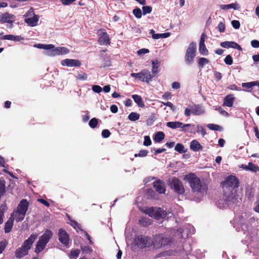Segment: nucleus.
Wrapping results in <instances>:
<instances>
[{
    "label": "nucleus",
    "mask_w": 259,
    "mask_h": 259,
    "mask_svg": "<svg viewBox=\"0 0 259 259\" xmlns=\"http://www.w3.org/2000/svg\"><path fill=\"white\" fill-rule=\"evenodd\" d=\"M165 137L164 133L162 132H157L154 137V140L156 143L161 142Z\"/></svg>",
    "instance_id": "29"
},
{
    "label": "nucleus",
    "mask_w": 259,
    "mask_h": 259,
    "mask_svg": "<svg viewBox=\"0 0 259 259\" xmlns=\"http://www.w3.org/2000/svg\"><path fill=\"white\" fill-rule=\"evenodd\" d=\"M228 6H229V9H234V10H237L239 8L237 3L228 4Z\"/></svg>",
    "instance_id": "63"
},
{
    "label": "nucleus",
    "mask_w": 259,
    "mask_h": 259,
    "mask_svg": "<svg viewBox=\"0 0 259 259\" xmlns=\"http://www.w3.org/2000/svg\"><path fill=\"white\" fill-rule=\"evenodd\" d=\"M92 90L97 93H100L102 91V88L98 85H94L92 87Z\"/></svg>",
    "instance_id": "52"
},
{
    "label": "nucleus",
    "mask_w": 259,
    "mask_h": 259,
    "mask_svg": "<svg viewBox=\"0 0 259 259\" xmlns=\"http://www.w3.org/2000/svg\"><path fill=\"white\" fill-rule=\"evenodd\" d=\"M34 15H35L34 13V9L32 8H31L25 14V16L26 17H29L31 16H34Z\"/></svg>",
    "instance_id": "55"
},
{
    "label": "nucleus",
    "mask_w": 259,
    "mask_h": 259,
    "mask_svg": "<svg viewBox=\"0 0 259 259\" xmlns=\"http://www.w3.org/2000/svg\"><path fill=\"white\" fill-rule=\"evenodd\" d=\"M2 40H10L14 41H19L24 39V38L19 35H14L12 34L5 35L0 38Z\"/></svg>",
    "instance_id": "22"
},
{
    "label": "nucleus",
    "mask_w": 259,
    "mask_h": 259,
    "mask_svg": "<svg viewBox=\"0 0 259 259\" xmlns=\"http://www.w3.org/2000/svg\"><path fill=\"white\" fill-rule=\"evenodd\" d=\"M26 214V211H13L11 214V218L14 221L20 222L23 220Z\"/></svg>",
    "instance_id": "20"
},
{
    "label": "nucleus",
    "mask_w": 259,
    "mask_h": 259,
    "mask_svg": "<svg viewBox=\"0 0 259 259\" xmlns=\"http://www.w3.org/2000/svg\"><path fill=\"white\" fill-rule=\"evenodd\" d=\"M98 42L101 45H109L110 44V39L109 34L104 29L98 30Z\"/></svg>",
    "instance_id": "11"
},
{
    "label": "nucleus",
    "mask_w": 259,
    "mask_h": 259,
    "mask_svg": "<svg viewBox=\"0 0 259 259\" xmlns=\"http://www.w3.org/2000/svg\"><path fill=\"white\" fill-rule=\"evenodd\" d=\"M196 44L195 42H191L186 51L185 56V62L188 64H192L194 61V59L196 56Z\"/></svg>",
    "instance_id": "8"
},
{
    "label": "nucleus",
    "mask_w": 259,
    "mask_h": 259,
    "mask_svg": "<svg viewBox=\"0 0 259 259\" xmlns=\"http://www.w3.org/2000/svg\"><path fill=\"white\" fill-rule=\"evenodd\" d=\"M242 167L247 170H250L252 172L259 171V167L252 162H249L248 165H242Z\"/></svg>",
    "instance_id": "24"
},
{
    "label": "nucleus",
    "mask_w": 259,
    "mask_h": 259,
    "mask_svg": "<svg viewBox=\"0 0 259 259\" xmlns=\"http://www.w3.org/2000/svg\"><path fill=\"white\" fill-rule=\"evenodd\" d=\"M39 16L34 15L32 17H28L25 19L24 21L29 26L34 27L37 25L39 20Z\"/></svg>",
    "instance_id": "19"
},
{
    "label": "nucleus",
    "mask_w": 259,
    "mask_h": 259,
    "mask_svg": "<svg viewBox=\"0 0 259 259\" xmlns=\"http://www.w3.org/2000/svg\"><path fill=\"white\" fill-rule=\"evenodd\" d=\"M166 126L172 129L177 128H183V131L186 132L187 130L185 128L186 127H192L194 129V125L191 124H183L180 121H170L166 123Z\"/></svg>",
    "instance_id": "12"
},
{
    "label": "nucleus",
    "mask_w": 259,
    "mask_h": 259,
    "mask_svg": "<svg viewBox=\"0 0 259 259\" xmlns=\"http://www.w3.org/2000/svg\"><path fill=\"white\" fill-rule=\"evenodd\" d=\"M149 217L154 218L155 220H160L165 217L166 211H144Z\"/></svg>",
    "instance_id": "18"
},
{
    "label": "nucleus",
    "mask_w": 259,
    "mask_h": 259,
    "mask_svg": "<svg viewBox=\"0 0 259 259\" xmlns=\"http://www.w3.org/2000/svg\"><path fill=\"white\" fill-rule=\"evenodd\" d=\"M169 185L172 190L178 194L185 193V190L183 183L177 178L173 177L169 181Z\"/></svg>",
    "instance_id": "9"
},
{
    "label": "nucleus",
    "mask_w": 259,
    "mask_h": 259,
    "mask_svg": "<svg viewBox=\"0 0 259 259\" xmlns=\"http://www.w3.org/2000/svg\"><path fill=\"white\" fill-rule=\"evenodd\" d=\"M235 98L233 94H229L226 96L224 99L223 105L231 107L233 106Z\"/></svg>",
    "instance_id": "21"
},
{
    "label": "nucleus",
    "mask_w": 259,
    "mask_h": 259,
    "mask_svg": "<svg viewBox=\"0 0 259 259\" xmlns=\"http://www.w3.org/2000/svg\"><path fill=\"white\" fill-rule=\"evenodd\" d=\"M80 250L79 249H75L71 251L70 256L71 257L76 258L78 256Z\"/></svg>",
    "instance_id": "47"
},
{
    "label": "nucleus",
    "mask_w": 259,
    "mask_h": 259,
    "mask_svg": "<svg viewBox=\"0 0 259 259\" xmlns=\"http://www.w3.org/2000/svg\"><path fill=\"white\" fill-rule=\"evenodd\" d=\"M6 241H2L0 242V253H2L6 246Z\"/></svg>",
    "instance_id": "56"
},
{
    "label": "nucleus",
    "mask_w": 259,
    "mask_h": 259,
    "mask_svg": "<svg viewBox=\"0 0 259 259\" xmlns=\"http://www.w3.org/2000/svg\"><path fill=\"white\" fill-rule=\"evenodd\" d=\"M204 112L205 110L201 105L192 104L189 105L185 109L184 114L186 117H189L191 115H200Z\"/></svg>",
    "instance_id": "5"
},
{
    "label": "nucleus",
    "mask_w": 259,
    "mask_h": 259,
    "mask_svg": "<svg viewBox=\"0 0 259 259\" xmlns=\"http://www.w3.org/2000/svg\"><path fill=\"white\" fill-rule=\"evenodd\" d=\"M140 118V114L137 112H131L128 116L130 120L135 121L138 120Z\"/></svg>",
    "instance_id": "35"
},
{
    "label": "nucleus",
    "mask_w": 259,
    "mask_h": 259,
    "mask_svg": "<svg viewBox=\"0 0 259 259\" xmlns=\"http://www.w3.org/2000/svg\"><path fill=\"white\" fill-rule=\"evenodd\" d=\"M69 52V50L64 47H57L53 50V53L55 55H65L68 54Z\"/></svg>",
    "instance_id": "23"
},
{
    "label": "nucleus",
    "mask_w": 259,
    "mask_h": 259,
    "mask_svg": "<svg viewBox=\"0 0 259 259\" xmlns=\"http://www.w3.org/2000/svg\"><path fill=\"white\" fill-rule=\"evenodd\" d=\"M37 234H31L23 243L21 247L18 248L16 252V257L21 258L28 254V250L31 248L33 242L37 238Z\"/></svg>",
    "instance_id": "3"
},
{
    "label": "nucleus",
    "mask_w": 259,
    "mask_h": 259,
    "mask_svg": "<svg viewBox=\"0 0 259 259\" xmlns=\"http://www.w3.org/2000/svg\"><path fill=\"white\" fill-rule=\"evenodd\" d=\"M147 194L149 196H150L151 198H153V199H156V196H157L156 194V193H155V192L153 190H152L151 189H148V190H147Z\"/></svg>",
    "instance_id": "48"
},
{
    "label": "nucleus",
    "mask_w": 259,
    "mask_h": 259,
    "mask_svg": "<svg viewBox=\"0 0 259 259\" xmlns=\"http://www.w3.org/2000/svg\"><path fill=\"white\" fill-rule=\"evenodd\" d=\"M183 249L187 254L190 252L191 251L190 244L188 242H185L183 246Z\"/></svg>",
    "instance_id": "40"
},
{
    "label": "nucleus",
    "mask_w": 259,
    "mask_h": 259,
    "mask_svg": "<svg viewBox=\"0 0 259 259\" xmlns=\"http://www.w3.org/2000/svg\"><path fill=\"white\" fill-rule=\"evenodd\" d=\"M215 109L217 110L221 114L224 116H228L229 115V113L221 106L217 107Z\"/></svg>",
    "instance_id": "43"
},
{
    "label": "nucleus",
    "mask_w": 259,
    "mask_h": 259,
    "mask_svg": "<svg viewBox=\"0 0 259 259\" xmlns=\"http://www.w3.org/2000/svg\"><path fill=\"white\" fill-rule=\"evenodd\" d=\"M255 82L254 81H251L249 82H246V83H243L242 86L244 88H245L247 89H250L252 87L255 85Z\"/></svg>",
    "instance_id": "44"
},
{
    "label": "nucleus",
    "mask_w": 259,
    "mask_h": 259,
    "mask_svg": "<svg viewBox=\"0 0 259 259\" xmlns=\"http://www.w3.org/2000/svg\"><path fill=\"white\" fill-rule=\"evenodd\" d=\"M139 222L140 225L143 226H147L151 224V221L150 219L147 217H141L139 221Z\"/></svg>",
    "instance_id": "31"
},
{
    "label": "nucleus",
    "mask_w": 259,
    "mask_h": 259,
    "mask_svg": "<svg viewBox=\"0 0 259 259\" xmlns=\"http://www.w3.org/2000/svg\"><path fill=\"white\" fill-rule=\"evenodd\" d=\"M152 144L151 140L150 138L148 136H145L144 137V141L143 143V145L146 146H149L151 145Z\"/></svg>",
    "instance_id": "45"
},
{
    "label": "nucleus",
    "mask_w": 259,
    "mask_h": 259,
    "mask_svg": "<svg viewBox=\"0 0 259 259\" xmlns=\"http://www.w3.org/2000/svg\"><path fill=\"white\" fill-rule=\"evenodd\" d=\"M149 52V50L147 49H142L138 51V55H144Z\"/></svg>",
    "instance_id": "59"
},
{
    "label": "nucleus",
    "mask_w": 259,
    "mask_h": 259,
    "mask_svg": "<svg viewBox=\"0 0 259 259\" xmlns=\"http://www.w3.org/2000/svg\"><path fill=\"white\" fill-rule=\"evenodd\" d=\"M209 61L205 58H199L198 60V66L201 68L203 67L204 65L209 63Z\"/></svg>",
    "instance_id": "36"
},
{
    "label": "nucleus",
    "mask_w": 259,
    "mask_h": 259,
    "mask_svg": "<svg viewBox=\"0 0 259 259\" xmlns=\"http://www.w3.org/2000/svg\"><path fill=\"white\" fill-rule=\"evenodd\" d=\"M170 35V33L169 32H166L163 33H157L156 35H154L153 36V39H158L160 38H166Z\"/></svg>",
    "instance_id": "39"
},
{
    "label": "nucleus",
    "mask_w": 259,
    "mask_h": 259,
    "mask_svg": "<svg viewBox=\"0 0 259 259\" xmlns=\"http://www.w3.org/2000/svg\"><path fill=\"white\" fill-rule=\"evenodd\" d=\"M207 38V35L205 34V33H202L199 43H204L205 39Z\"/></svg>",
    "instance_id": "61"
},
{
    "label": "nucleus",
    "mask_w": 259,
    "mask_h": 259,
    "mask_svg": "<svg viewBox=\"0 0 259 259\" xmlns=\"http://www.w3.org/2000/svg\"><path fill=\"white\" fill-rule=\"evenodd\" d=\"M98 121L99 119L98 118L94 117L90 120L89 124L91 128H95L97 127Z\"/></svg>",
    "instance_id": "37"
},
{
    "label": "nucleus",
    "mask_w": 259,
    "mask_h": 259,
    "mask_svg": "<svg viewBox=\"0 0 259 259\" xmlns=\"http://www.w3.org/2000/svg\"><path fill=\"white\" fill-rule=\"evenodd\" d=\"M132 98L134 100L135 102L137 104L139 107L141 108H144L145 107L144 102L140 96L138 95H132Z\"/></svg>",
    "instance_id": "27"
},
{
    "label": "nucleus",
    "mask_w": 259,
    "mask_h": 259,
    "mask_svg": "<svg viewBox=\"0 0 259 259\" xmlns=\"http://www.w3.org/2000/svg\"><path fill=\"white\" fill-rule=\"evenodd\" d=\"M58 239L65 246L68 247L69 237L68 233L63 229H60L59 230Z\"/></svg>",
    "instance_id": "13"
},
{
    "label": "nucleus",
    "mask_w": 259,
    "mask_h": 259,
    "mask_svg": "<svg viewBox=\"0 0 259 259\" xmlns=\"http://www.w3.org/2000/svg\"><path fill=\"white\" fill-rule=\"evenodd\" d=\"M111 135V133L108 130H103L102 132V136L104 138H107Z\"/></svg>",
    "instance_id": "49"
},
{
    "label": "nucleus",
    "mask_w": 259,
    "mask_h": 259,
    "mask_svg": "<svg viewBox=\"0 0 259 259\" xmlns=\"http://www.w3.org/2000/svg\"><path fill=\"white\" fill-rule=\"evenodd\" d=\"M29 204V203L26 199H22L18 205L17 210H28Z\"/></svg>",
    "instance_id": "25"
},
{
    "label": "nucleus",
    "mask_w": 259,
    "mask_h": 259,
    "mask_svg": "<svg viewBox=\"0 0 259 259\" xmlns=\"http://www.w3.org/2000/svg\"><path fill=\"white\" fill-rule=\"evenodd\" d=\"M61 65L68 67H80L81 65V62L77 59H66L61 62Z\"/></svg>",
    "instance_id": "16"
},
{
    "label": "nucleus",
    "mask_w": 259,
    "mask_h": 259,
    "mask_svg": "<svg viewBox=\"0 0 259 259\" xmlns=\"http://www.w3.org/2000/svg\"><path fill=\"white\" fill-rule=\"evenodd\" d=\"M195 230L194 227L189 224L185 225L183 228L175 227L170 229V234L172 238L167 235L158 234L156 235L153 241V244L157 247H161L166 245H170L177 242V240L181 239L180 242H182L183 240L188 237L189 234L195 233Z\"/></svg>",
    "instance_id": "1"
},
{
    "label": "nucleus",
    "mask_w": 259,
    "mask_h": 259,
    "mask_svg": "<svg viewBox=\"0 0 259 259\" xmlns=\"http://www.w3.org/2000/svg\"><path fill=\"white\" fill-rule=\"evenodd\" d=\"M225 25L223 22H220L218 26V28L220 32H224L225 30Z\"/></svg>",
    "instance_id": "53"
},
{
    "label": "nucleus",
    "mask_w": 259,
    "mask_h": 259,
    "mask_svg": "<svg viewBox=\"0 0 259 259\" xmlns=\"http://www.w3.org/2000/svg\"><path fill=\"white\" fill-rule=\"evenodd\" d=\"M152 73H151V74L152 76L153 75L154 78L159 72V63L157 60L152 61Z\"/></svg>",
    "instance_id": "26"
},
{
    "label": "nucleus",
    "mask_w": 259,
    "mask_h": 259,
    "mask_svg": "<svg viewBox=\"0 0 259 259\" xmlns=\"http://www.w3.org/2000/svg\"><path fill=\"white\" fill-rule=\"evenodd\" d=\"M37 201L47 207H49L50 206L49 202L44 199L39 198L37 199Z\"/></svg>",
    "instance_id": "54"
},
{
    "label": "nucleus",
    "mask_w": 259,
    "mask_h": 259,
    "mask_svg": "<svg viewBox=\"0 0 259 259\" xmlns=\"http://www.w3.org/2000/svg\"><path fill=\"white\" fill-rule=\"evenodd\" d=\"M77 79L85 80L88 78V75L85 73H83L82 74H79L76 77Z\"/></svg>",
    "instance_id": "50"
},
{
    "label": "nucleus",
    "mask_w": 259,
    "mask_h": 259,
    "mask_svg": "<svg viewBox=\"0 0 259 259\" xmlns=\"http://www.w3.org/2000/svg\"><path fill=\"white\" fill-rule=\"evenodd\" d=\"M190 184L192 191L194 193H206L208 189L207 185L204 183H201L200 179L195 174L191 173L185 176Z\"/></svg>",
    "instance_id": "2"
},
{
    "label": "nucleus",
    "mask_w": 259,
    "mask_h": 259,
    "mask_svg": "<svg viewBox=\"0 0 259 259\" xmlns=\"http://www.w3.org/2000/svg\"><path fill=\"white\" fill-rule=\"evenodd\" d=\"M155 117L154 116H151L147 120L146 122L148 125H151L153 124V121H154Z\"/></svg>",
    "instance_id": "60"
},
{
    "label": "nucleus",
    "mask_w": 259,
    "mask_h": 259,
    "mask_svg": "<svg viewBox=\"0 0 259 259\" xmlns=\"http://www.w3.org/2000/svg\"><path fill=\"white\" fill-rule=\"evenodd\" d=\"M153 244V241L150 238L143 236H138L134 240L132 246L133 249H136V246L140 248L148 247Z\"/></svg>",
    "instance_id": "6"
},
{
    "label": "nucleus",
    "mask_w": 259,
    "mask_h": 259,
    "mask_svg": "<svg viewBox=\"0 0 259 259\" xmlns=\"http://www.w3.org/2000/svg\"><path fill=\"white\" fill-rule=\"evenodd\" d=\"M153 187L159 194H164L166 191L165 184L160 180H157L153 183Z\"/></svg>",
    "instance_id": "14"
},
{
    "label": "nucleus",
    "mask_w": 259,
    "mask_h": 259,
    "mask_svg": "<svg viewBox=\"0 0 259 259\" xmlns=\"http://www.w3.org/2000/svg\"><path fill=\"white\" fill-rule=\"evenodd\" d=\"M220 45L222 47L226 49L233 48L238 49L239 51H241L242 50L241 47L239 45L233 41H223L221 43Z\"/></svg>",
    "instance_id": "17"
},
{
    "label": "nucleus",
    "mask_w": 259,
    "mask_h": 259,
    "mask_svg": "<svg viewBox=\"0 0 259 259\" xmlns=\"http://www.w3.org/2000/svg\"><path fill=\"white\" fill-rule=\"evenodd\" d=\"M231 24L235 29H239L240 27V22L238 20H232L231 21Z\"/></svg>",
    "instance_id": "51"
},
{
    "label": "nucleus",
    "mask_w": 259,
    "mask_h": 259,
    "mask_svg": "<svg viewBox=\"0 0 259 259\" xmlns=\"http://www.w3.org/2000/svg\"><path fill=\"white\" fill-rule=\"evenodd\" d=\"M143 13L144 15H145L147 14H150L152 10V8L151 6H143L142 7Z\"/></svg>",
    "instance_id": "41"
},
{
    "label": "nucleus",
    "mask_w": 259,
    "mask_h": 259,
    "mask_svg": "<svg viewBox=\"0 0 259 259\" xmlns=\"http://www.w3.org/2000/svg\"><path fill=\"white\" fill-rule=\"evenodd\" d=\"M63 5L65 6L70 5L76 0H61Z\"/></svg>",
    "instance_id": "58"
},
{
    "label": "nucleus",
    "mask_w": 259,
    "mask_h": 259,
    "mask_svg": "<svg viewBox=\"0 0 259 259\" xmlns=\"http://www.w3.org/2000/svg\"><path fill=\"white\" fill-rule=\"evenodd\" d=\"M190 148L194 151H198L202 149V146L196 140H193L190 143Z\"/></svg>",
    "instance_id": "28"
},
{
    "label": "nucleus",
    "mask_w": 259,
    "mask_h": 259,
    "mask_svg": "<svg viewBox=\"0 0 259 259\" xmlns=\"http://www.w3.org/2000/svg\"><path fill=\"white\" fill-rule=\"evenodd\" d=\"M171 86L174 89H176V90H177V89H179L180 88V83L179 82H177V81L174 82L172 83Z\"/></svg>",
    "instance_id": "64"
},
{
    "label": "nucleus",
    "mask_w": 259,
    "mask_h": 259,
    "mask_svg": "<svg viewBox=\"0 0 259 259\" xmlns=\"http://www.w3.org/2000/svg\"><path fill=\"white\" fill-rule=\"evenodd\" d=\"M224 62L228 65H232L233 62L232 56L230 55H228L225 58Z\"/></svg>",
    "instance_id": "42"
},
{
    "label": "nucleus",
    "mask_w": 259,
    "mask_h": 259,
    "mask_svg": "<svg viewBox=\"0 0 259 259\" xmlns=\"http://www.w3.org/2000/svg\"><path fill=\"white\" fill-rule=\"evenodd\" d=\"M13 220L12 218H10L5 224V231L6 233H9L13 226Z\"/></svg>",
    "instance_id": "30"
},
{
    "label": "nucleus",
    "mask_w": 259,
    "mask_h": 259,
    "mask_svg": "<svg viewBox=\"0 0 259 259\" xmlns=\"http://www.w3.org/2000/svg\"><path fill=\"white\" fill-rule=\"evenodd\" d=\"M53 235V232L49 229H47L45 231V233L39 237L36 244L34 251L35 253L38 254L45 248L47 243L52 238Z\"/></svg>",
    "instance_id": "4"
},
{
    "label": "nucleus",
    "mask_w": 259,
    "mask_h": 259,
    "mask_svg": "<svg viewBox=\"0 0 259 259\" xmlns=\"http://www.w3.org/2000/svg\"><path fill=\"white\" fill-rule=\"evenodd\" d=\"M175 150L181 154L184 153L187 151V150L185 149L184 146L181 143H178L176 144L175 147Z\"/></svg>",
    "instance_id": "34"
},
{
    "label": "nucleus",
    "mask_w": 259,
    "mask_h": 259,
    "mask_svg": "<svg viewBox=\"0 0 259 259\" xmlns=\"http://www.w3.org/2000/svg\"><path fill=\"white\" fill-rule=\"evenodd\" d=\"M199 51L203 55H207L208 53V50L206 49L204 43H199Z\"/></svg>",
    "instance_id": "32"
},
{
    "label": "nucleus",
    "mask_w": 259,
    "mask_h": 259,
    "mask_svg": "<svg viewBox=\"0 0 259 259\" xmlns=\"http://www.w3.org/2000/svg\"><path fill=\"white\" fill-rule=\"evenodd\" d=\"M133 13L134 15V16L138 19H140L142 17V11L139 8L134 9L133 10Z\"/></svg>",
    "instance_id": "38"
},
{
    "label": "nucleus",
    "mask_w": 259,
    "mask_h": 259,
    "mask_svg": "<svg viewBox=\"0 0 259 259\" xmlns=\"http://www.w3.org/2000/svg\"><path fill=\"white\" fill-rule=\"evenodd\" d=\"M207 127L210 130L214 131H222L223 130V128L222 126H220L218 124H215L213 123H209L207 124Z\"/></svg>",
    "instance_id": "33"
},
{
    "label": "nucleus",
    "mask_w": 259,
    "mask_h": 259,
    "mask_svg": "<svg viewBox=\"0 0 259 259\" xmlns=\"http://www.w3.org/2000/svg\"><path fill=\"white\" fill-rule=\"evenodd\" d=\"M110 110L113 113H116L118 111V107L116 105H112L110 106Z\"/></svg>",
    "instance_id": "62"
},
{
    "label": "nucleus",
    "mask_w": 259,
    "mask_h": 259,
    "mask_svg": "<svg viewBox=\"0 0 259 259\" xmlns=\"http://www.w3.org/2000/svg\"><path fill=\"white\" fill-rule=\"evenodd\" d=\"M223 185V188H228L229 190L237 188L239 186L238 179L234 176L228 177L225 181L222 183Z\"/></svg>",
    "instance_id": "10"
},
{
    "label": "nucleus",
    "mask_w": 259,
    "mask_h": 259,
    "mask_svg": "<svg viewBox=\"0 0 259 259\" xmlns=\"http://www.w3.org/2000/svg\"><path fill=\"white\" fill-rule=\"evenodd\" d=\"M15 16L14 14L6 12L0 15V23H13L15 21Z\"/></svg>",
    "instance_id": "15"
},
{
    "label": "nucleus",
    "mask_w": 259,
    "mask_h": 259,
    "mask_svg": "<svg viewBox=\"0 0 259 259\" xmlns=\"http://www.w3.org/2000/svg\"><path fill=\"white\" fill-rule=\"evenodd\" d=\"M148 151L146 150H141L139 151L138 154H135V156L137 157H145L147 155Z\"/></svg>",
    "instance_id": "46"
},
{
    "label": "nucleus",
    "mask_w": 259,
    "mask_h": 259,
    "mask_svg": "<svg viewBox=\"0 0 259 259\" xmlns=\"http://www.w3.org/2000/svg\"><path fill=\"white\" fill-rule=\"evenodd\" d=\"M251 45L254 48H259V41L255 39L252 40L251 41Z\"/></svg>",
    "instance_id": "57"
},
{
    "label": "nucleus",
    "mask_w": 259,
    "mask_h": 259,
    "mask_svg": "<svg viewBox=\"0 0 259 259\" xmlns=\"http://www.w3.org/2000/svg\"><path fill=\"white\" fill-rule=\"evenodd\" d=\"M131 76L143 82L149 83L153 78L151 72L146 69H144L139 73H132Z\"/></svg>",
    "instance_id": "7"
}]
</instances>
